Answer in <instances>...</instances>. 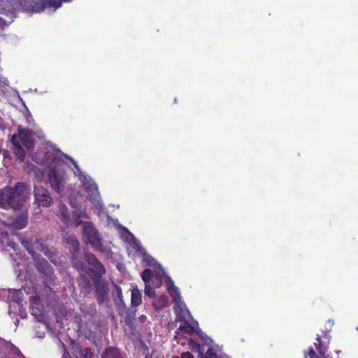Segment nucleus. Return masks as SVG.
Here are the masks:
<instances>
[{"instance_id":"nucleus-10","label":"nucleus","mask_w":358,"mask_h":358,"mask_svg":"<svg viewBox=\"0 0 358 358\" xmlns=\"http://www.w3.org/2000/svg\"><path fill=\"white\" fill-rule=\"evenodd\" d=\"M73 354L78 358H92L94 353L90 348H82L81 345L78 343H75L73 341Z\"/></svg>"},{"instance_id":"nucleus-33","label":"nucleus","mask_w":358,"mask_h":358,"mask_svg":"<svg viewBox=\"0 0 358 358\" xmlns=\"http://www.w3.org/2000/svg\"><path fill=\"white\" fill-rule=\"evenodd\" d=\"M62 348H63V355L62 358H71V355L66 348L65 344L62 343Z\"/></svg>"},{"instance_id":"nucleus-40","label":"nucleus","mask_w":358,"mask_h":358,"mask_svg":"<svg viewBox=\"0 0 358 358\" xmlns=\"http://www.w3.org/2000/svg\"><path fill=\"white\" fill-rule=\"evenodd\" d=\"M322 358H331V357H329V356H324V357H322Z\"/></svg>"},{"instance_id":"nucleus-36","label":"nucleus","mask_w":358,"mask_h":358,"mask_svg":"<svg viewBox=\"0 0 358 358\" xmlns=\"http://www.w3.org/2000/svg\"><path fill=\"white\" fill-rule=\"evenodd\" d=\"M41 266L43 267L44 269H48V268L51 267L50 264L45 259H43L42 261H41Z\"/></svg>"},{"instance_id":"nucleus-26","label":"nucleus","mask_w":358,"mask_h":358,"mask_svg":"<svg viewBox=\"0 0 358 358\" xmlns=\"http://www.w3.org/2000/svg\"><path fill=\"white\" fill-rule=\"evenodd\" d=\"M116 310L120 316L124 315V312L127 308L126 304L124 303L123 298L121 301H115Z\"/></svg>"},{"instance_id":"nucleus-2","label":"nucleus","mask_w":358,"mask_h":358,"mask_svg":"<svg viewBox=\"0 0 358 358\" xmlns=\"http://www.w3.org/2000/svg\"><path fill=\"white\" fill-rule=\"evenodd\" d=\"M83 241L86 243H90L92 247L97 251L105 252L107 248L104 247L100 234L96 229L94 225L90 221L83 222Z\"/></svg>"},{"instance_id":"nucleus-5","label":"nucleus","mask_w":358,"mask_h":358,"mask_svg":"<svg viewBox=\"0 0 358 358\" xmlns=\"http://www.w3.org/2000/svg\"><path fill=\"white\" fill-rule=\"evenodd\" d=\"M94 285L95 287L97 303L99 304L104 303L107 299L108 294L107 282L103 280H94Z\"/></svg>"},{"instance_id":"nucleus-27","label":"nucleus","mask_w":358,"mask_h":358,"mask_svg":"<svg viewBox=\"0 0 358 358\" xmlns=\"http://www.w3.org/2000/svg\"><path fill=\"white\" fill-rule=\"evenodd\" d=\"M151 277H152V271L150 268H145L141 273V278L145 285L149 283V282L151 280Z\"/></svg>"},{"instance_id":"nucleus-41","label":"nucleus","mask_w":358,"mask_h":358,"mask_svg":"<svg viewBox=\"0 0 358 358\" xmlns=\"http://www.w3.org/2000/svg\"><path fill=\"white\" fill-rule=\"evenodd\" d=\"M4 358H8V357H4Z\"/></svg>"},{"instance_id":"nucleus-9","label":"nucleus","mask_w":358,"mask_h":358,"mask_svg":"<svg viewBox=\"0 0 358 358\" xmlns=\"http://www.w3.org/2000/svg\"><path fill=\"white\" fill-rule=\"evenodd\" d=\"M165 282L166 284L167 292L172 297L174 303H178L180 301V292L178 288L176 287L173 280L170 276H166Z\"/></svg>"},{"instance_id":"nucleus-4","label":"nucleus","mask_w":358,"mask_h":358,"mask_svg":"<svg viewBox=\"0 0 358 358\" xmlns=\"http://www.w3.org/2000/svg\"><path fill=\"white\" fill-rule=\"evenodd\" d=\"M50 187L57 192H61L64 187V176L55 167L51 168L48 173Z\"/></svg>"},{"instance_id":"nucleus-32","label":"nucleus","mask_w":358,"mask_h":358,"mask_svg":"<svg viewBox=\"0 0 358 358\" xmlns=\"http://www.w3.org/2000/svg\"><path fill=\"white\" fill-rule=\"evenodd\" d=\"M173 358H194V355L189 352H182L180 356L173 357Z\"/></svg>"},{"instance_id":"nucleus-6","label":"nucleus","mask_w":358,"mask_h":358,"mask_svg":"<svg viewBox=\"0 0 358 358\" xmlns=\"http://www.w3.org/2000/svg\"><path fill=\"white\" fill-rule=\"evenodd\" d=\"M17 135L20 143H22L27 149H31L34 147V141L30 131L19 129Z\"/></svg>"},{"instance_id":"nucleus-22","label":"nucleus","mask_w":358,"mask_h":358,"mask_svg":"<svg viewBox=\"0 0 358 358\" xmlns=\"http://www.w3.org/2000/svg\"><path fill=\"white\" fill-rule=\"evenodd\" d=\"M66 242L68 244H70L72 248V251L73 252H78L80 248V243L78 238H76L75 236H69L66 238Z\"/></svg>"},{"instance_id":"nucleus-20","label":"nucleus","mask_w":358,"mask_h":358,"mask_svg":"<svg viewBox=\"0 0 358 358\" xmlns=\"http://www.w3.org/2000/svg\"><path fill=\"white\" fill-rule=\"evenodd\" d=\"M48 152L44 154L43 152H36L32 157V159L35 162L38 164H45L48 161Z\"/></svg>"},{"instance_id":"nucleus-37","label":"nucleus","mask_w":358,"mask_h":358,"mask_svg":"<svg viewBox=\"0 0 358 358\" xmlns=\"http://www.w3.org/2000/svg\"><path fill=\"white\" fill-rule=\"evenodd\" d=\"M8 26V24L4 20V19L0 17V31H3L6 27Z\"/></svg>"},{"instance_id":"nucleus-28","label":"nucleus","mask_w":358,"mask_h":358,"mask_svg":"<svg viewBox=\"0 0 358 358\" xmlns=\"http://www.w3.org/2000/svg\"><path fill=\"white\" fill-rule=\"evenodd\" d=\"M85 258L87 263H88L91 266L94 267V265L97 263L98 260L96 256H95L94 253H87Z\"/></svg>"},{"instance_id":"nucleus-24","label":"nucleus","mask_w":358,"mask_h":358,"mask_svg":"<svg viewBox=\"0 0 358 358\" xmlns=\"http://www.w3.org/2000/svg\"><path fill=\"white\" fill-rule=\"evenodd\" d=\"M94 268L98 275L102 276L106 273L105 266L99 259L96 261V264L94 265Z\"/></svg>"},{"instance_id":"nucleus-39","label":"nucleus","mask_w":358,"mask_h":358,"mask_svg":"<svg viewBox=\"0 0 358 358\" xmlns=\"http://www.w3.org/2000/svg\"><path fill=\"white\" fill-rule=\"evenodd\" d=\"M86 284H87V292H90V288H91V284L89 281V280H86Z\"/></svg>"},{"instance_id":"nucleus-38","label":"nucleus","mask_w":358,"mask_h":358,"mask_svg":"<svg viewBox=\"0 0 358 358\" xmlns=\"http://www.w3.org/2000/svg\"><path fill=\"white\" fill-rule=\"evenodd\" d=\"M138 320L141 323H144V322H145L147 320V316L144 315H140Z\"/></svg>"},{"instance_id":"nucleus-21","label":"nucleus","mask_w":358,"mask_h":358,"mask_svg":"<svg viewBox=\"0 0 358 358\" xmlns=\"http://www.w3.org/2000/svg\"><path fill=\"white\" fill-rule=\"evenodd\" d=\"M60 215L64 223L71 225V214H69L66 206H63L60 208Z\"/></svg>"},{"instance_id":"nucleus-19","label":"nucleus","mask_w":358,"mask_h":358,"mask_svg":"<svg viewBox=\"0 0 358 358\" xmlns=\"http://www.w3.org/2000/svg\"><path fill=\"white\" fill-rule=\"evenodd\" d=\"M131 304L137 307L142 303V295L138 289L134 288L131 291Z\"/></svg>"},{"instance_id":"nucleus-13","label":"nucleus","mask_w":358,"mask_h":358,"mask_svg":"<svg viewBox=\"0 0 358 358\" xmlns=\"http://www.w3.org/2000/svg\"><path fill=\"white\" fill-rule=\"evenodd\" d=\"M81 217H86L87 219L88 216L85 212L80 210H75L72 211L71 214V225H74L76 227L80 226V224H83V221L81 220Z\"/></svg>"},{"instance_id":"nucleus-15","label":"nucleus","mask_w":358,"mask_h":358,"mask_svg":"<svg viewBox=\"0 0 358 358\" xmlns=\"http://www.w3.org/2000/svg\"><path fill=\"white\" fill-rule=\"evenodd\" d=\"M62 1L69 2L71 0H42V3L40 8L36 9L37 11H41L46 7H54L55 8H59L62 6Z\"/></svg>"},{"instance_id":"nucleus-23","label":"nucleus","mask_w":358,"mask_h":358,"mask_svg":"<svg viewBox=\"0 0 358 358\" xmlns=\"http://www.w3.org/2000/svg\"><path fill=\"white\" fill-rule=\"evenodd\" d=\"M316 341L317 342L315 343V347L318 350L320 355L323 358V357L325 356V353L327 352V347L326 345H323L320 336H317Z\"/></svg>"},{"instance_id":"nucleus-17","label":"nucleus","mask_w":358,"mask_h":358,"mask_svg":"<svg viewBox=\"0 0 358 358\" xmlns=\"http://www.w3.org/2000/svg\"><path fill=\"white\" fill-rule=\"evenodd\" d=\"M102 358H124L119 349L114 347L106 348Z\"/></svg>"},{"instance_id":"nucleus-16","label":"nucleus","mask_w":358,"mask_h":358,"mask_svg":"<svg viewBox=\"0 0 358 358\" xmlns=\"http://www.w3.org/2000/svg\"><path fill=\"white\" fill-rule=\"evenodd\" d=\"M169 305V299L166 295H161L156 300H155L152 303L153 308L157 311H160V310L164 308L167 307Z\"/></svg>"},{"instance_id":"nucleus-1","label":"nucleus","mask_w":358,"mask_h":358,"mask_svg":"<svg viewBox=\"0 0 358 358\" xmlns=\"http://www.w3.org/2000/svg\"><path fill=\"white\" fill-rule=\"evenodd\" d=\"M27 199V187L23 182H17L14 187L0 189V207L20 208Z\"/></svg>"},{"instance_id":"nucleus-30","label":"nucleus","mask_w":358,"mask_h":358,"mask_svg":"<svg viewBox=\"0 0 358 358\" xmlns=\"http://www.w3.org/2000/svg\"><path fill=\"white\" fill-rule=\"evenodd\" d=\"M144 291L145 294L150 297H153L155 295V291L149 284L145 285Z\"/></svg>"},{"instance_id":"nucleus-3","label":"nucleus","mask_w":358,"mask_h":358,"mask_svg":"<svg viewBox=\"0 0 358 358\" xmlns=\"http://www.w3.org/2000/svg\"><path fill=\"white\" fill-rule=\"evenodd\" d=\"M34 203L39 207H49L52 203V199L48 189L41 186L34 188Z\"/></svg>"},{"instance_id":"nucleus-29","label":"nucleus","mask_w":358,"mask_h":358,"mask_svg":"<svg viewBox=\"0 0 358 358\" xmlns=\"http://www.w3.org/2000/svg\"><path fill=\"white\" fill-rule=\"evenodd\" d=\"M20 243H21V244H22L23 247L25 248V249L27 250V252H29V253H31L34 252L33 246L29 240L25 239V238H22V239H20Z\"/></svg>"},{"instance_id":"nucleus-42","label":"nucleus","mask_w":358,"mask_h":358,"mask_svg":"<svg viewBox=\"0 0 358 358\" xmlns=\"http://www.w3.org/2000/svg\"><path fill=\"white\" fill-rule=\"evenodd\" d=\"M357 330H358V327H357Z\"/></svg>"},{"instance_id":"nucleus-35","label":"nucleus","mask_w":358,"mask_h":358,"mask_svg":"<svg viewBox=\"0 0 358 358\" xmlns=\"http://www.w3.org/2000/svg\"><path fill=\"white\" fill-rule=\"evenodd\" d=\"M115 288H116V292H117V299H115V301H122V299L123 297L122 289L120 287H117V285H115Z\"/></svg>"},{"instance_id":"nucleus-14","label":"nucleus","mask_w":358,"mask_h":358,"mask_svg":"<svg viewBox=\"0 0 358 358\" xmlns=\"http://www.w3.org/2000/svg\"><path fill=\"white\" fill-rule=\"evenodd\" d=\"M194 331V328L192 324H190L189 320H186L180 323L176 331V334L178 335H181L182 333H186L187 335H192Z\"/></svg>"},{"instance_id":"nucleus-31","label":"nucleus","mask_w":358,"mask_h":358,"mask_svg":"<svg viewBox=\"0 0 358 358\" xmlns=\"http://www.w3.org/2000/svg\"><path fill=\"white\" fill-rule=\"evenodd\" d=\"M218 356L213 348H210L206 352V358H217Z\"/></svg>"},{"instance_id":"nucleus-12","label":"nucleus","mask_w":358,"mask_h":358,"mask_svg":"<svg viewBox=\"0 0 358 358\" xmlns=\"http://www.w3.org/2000/svg\"><path fill=\"white\" fill-rule=\"evenodd\" d=\"M28 215L27 212L20 213V215H17L15 218L10 222V225L15 229H22L24 228L27 224Z\"/></svg>"},{"instance_id":"nucleus-18","label":"nucleus","mask_w":358,"mask_h":358,"mask_svg":"<svg viewBox=\"0 0 358 358\" xmlns=\"http://www.w3.org/2000/svg\"><path fill=\"white\" fill-rule=\"evenodd\" d=\"M124 324L129 327H131L134 324V320L135 318V312L131 310L130 308H126L124 312V315L120 316Z\"/></svg>"},{"instance_id":"nucleus-25","label":"nucleus","mask_w":358,"mask_h":358,"mask_svg":"<svg viewBox=\"0 0 358 358\" xmlns=\"http://www.w3.org/2000/svg\"><path fill=\"white\" fill-rule=\"evenodd\" d=\"M7 350H8V352L13 355H17L19 357L24 358L23 353H22L20 349L15 347L13 344L8 345Z\"/></svg>"},{"instance_id":"nucleus-8","label":"nucleus","mask_w":358,"mask_h":358,"mask_svg":"<svg viewBox=\"0 0 358 358\" xmlns=\"http://www.w3.org/2000/svg\"><path fill=\"white\" fill-rule=\"evenodd\" d=\"M10 141L13 144V151L16 156L17 159L20 162L24 161L25 159V151L22 148L20 141L18 140V136L17 134H14L11 136Z\"/></svg>"},{"instance_id":"nucleus-11","label":"nucleus","mask_w":358,"mask_h":358,"mask_svg":"<svg viewBox=\"0 0 358 358\" xmlns=\"http://www.w3.org/2000/svg\"><path fill=\"white\" fill-rule=\"evenodd\" d=\"M87 196L91 203L99 205L100 201V195L96 184H90L86 188Z\"/></svg>"},{"instance_id":"nucleus-34","label":"nucleus","mask_w":358,"mask_h":358,"mask_svg":"<svg viewBox=\"0 0 358 358\" xmlns=\"http://www.w3.org/2000/svg\"><path fill=\"white\" fill-rule=\"evenodd\" d=\"M308 355L310 358H320L318 356H317V353L313 347L309 348Z\"/></svg>"},{"instance_id":"nucleus-7","label":"nucleus","mask_w":358,"mask_h":358,"mask_svg":"<svg viewBox=\"0 0 358 358\" xmlns=\"http://www.w3.org/2000/svg\"><path fill=\"white\" fill-rule=\"evenodd\" d=\"M176 306L174 307V311L176 313V320L179 321H185L187 320H189L192 317L190 315L189 311L187 308H186L185 304L183 302H181L180 300L178 303H175Z\"/></svg>"}]
</instances>
